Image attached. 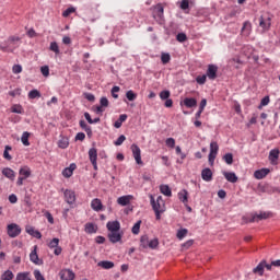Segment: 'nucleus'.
<instances>
[{"mask_svg": "<svg viewBox=\"0 0 280 280\" xmlns=\"http://www.w3.org/2000/svg\"><path fill=\"white\" fill-rule=\"evenodd\" d=\"M85 233L89 235H93V233H97V226L93 223H86L85 224Z\"/></svg>", "mask_w": 280, "mask_h": 280, "instance_id": "393cba45", "label": "nucleus"}, {"mask_svg": "<svg viewBox=\"0 0 280 280\" xmlns=\"http://www.w3.org/2000/svg\"><path fill=\"white\" fill-rule=\"evenodd\" d=\"M279 154H280L279 149H272L269 152V161H270L271 165L277 164V161H279Z\"/></svg>", "mask_w": 280, "mask_h": 280, "instance_id": "f8f14e48", "label": "nucleus"}, {"mask_svg": "<svg viewBox=\"0 0 280 280\" xmlns=\"http://www.w3.org/2000/svg\"><path fill=\"white\" fill-rule=\"evenodd\" d=\"M131 152L133 154V159L138 165H143V161L141 160V149L137 144H131Z\"/></svg>", "mask_w": 280, "mask_h": 280, "instance_id": "f03ea898", "label": "nucleus"}, {"mask_svg": "<svg viewBox=\"0 0 280 280\" xmlns=\"http://www.w3.org/2000/svg\"><path fill=\"white\" fill-rule=\"evenodd\" d=\"M107 237L112 244H117V242H121V237H124L122 233L119 232H109Z\"/></svg>", "mask_w": 280, "mask_h": 280, "instance_id": "39448f33", "label": "nucleus"}, {"mask_svg": "<svg viewBox=\"0 0 280 280\" xmlns=\"http://www.w3.org/2000/svg\"><path fill=\"white\" fill-rule=\"evenodd\" d=\"M176 40H177L178 43H185V42L187 40V34H185V33H178V34L176 35Z\"/></svg>", "mask_w": 280, "mask_h": 280, "instance_id": "603ef678", "label": "nucleus"}, {"mask_svg": "<svg viewBox=\"0 0 280 280\" xmlns=\"http://www.w3.org/2000/svg\"><path fill=\"white\" fill-rule=\"evenodd\" d=\"M161 60L162 65H167L172 60V57L167 52H162Z\"/></svg>", "mask_w": 280, "mask_h": 280, "instance_id": "79ce46f5", "label": "nucleus"}, {"mask_svg": "<svg viewBox=\"0 0 280 280\" xmlns=\"http://www.w3.org/2000/svg\"><path fill=\"white\" fill-rule=\"evenodd\" d=\"M140 231H141V220L135 223V225L131 229V232L133 233V235H139Z\"/></svg>", "mask_w": 280, "mask_h": 280, "instance_id": "e433bc0d", "label": "nucleus"}, {"mask_svg": "<svg viewBox=\"0 0 280 280\" xmlns=\"http://www.w3.org/2000/svg\"><path fill=\"white\" fill-rule=\"evenodd\" d=\"M201 178L206 183H211V180H213V172L211 171V168H209V167L203 168L201 171Z\"/></svg>", "mask_w": 280, "mask_h": 280, "instance_id": "423d86ee", "label": "nucleus"}, {"mask_svg": "<svg viewBox=\"0 0 280 280\" xmlns=\"http://www.w3.org/2000/svg\"><path fill=\"white\" fill-rule=\"evenodd\" d=\"M63 196L68 205H73V202H75V191L66 189Z\"/></svg>", "mask_w": 280, "mask_h": 280, "instance_id": "6e6552de", "label": "nucleus"}, {"mask_svg": "<svg viewBox=\"0 0 280 280\" xmlns=\"http://www.w3.org/2000/svg\"><path fill=\"white\" fill-rule=\"evenodd\" d=\"M206 75L209 78V80H215L218 78V66L209 65Z\"/></svg>", "mask_w": 280, "mask_h": 280, "instance_id": "7ed1b4c3", "label": "nucleus"}, {"mask_svg": "<svg viewBox=\"0 0 280 280\" xmlns=\"http://www.w3.org/2000/svg\"><path fill=\"white\" fill-rule=\"evenodd\" d=\"M223 161L228 165H233V153H226L225 155H223Z\"/></svg>", "mask_w": 280, "mask_h": 280, "instance_id": "c03bdc74", "label": "nucleus"}, {"mask_svg": "<svg viewBox=\"0 0 280 280\" xmlns=\"http://www.w3.org/2000/svg\"><path fill=\"white\" fill-rule=\"evenodd\" d=\"M50 51H54L55 54H60V47L58 46V43L52 42L50 43V47H49Z\"/></svg>", "mask_w": 280, "mask_h": 280, "instance_id": "de8ad7c7", "label": "nucleus"}, {"mask_svg": "<svg viewBox=\"0 0 280 280\" xmlns=\"http://www.w3.org/2000/svg\"><path fill=\"white\" fill-rule=\"evenodd\" d=\"M252 31H253V24L250 23V21H245L243 23V27L241 28L243 36H250Z\"/></svg>", "mask_w": 280, "mask_h": 280, "instance_id": "9b49d317", "label": "nucleus"}, {"mask_svg": "<svg viewBox=\"0 0 280 280\" xmlns=\"http://www.w3.org/2000/svg\"><path fill=\"white\" fill-rule=\"evenodd\" d=\"M38 249V246H34V249L30 254V259L33 264L36 266H40L43 264V260L38 258V253L36 252Z\"/></svg>", "mask_w": 280, "mask_h": 280, "instance_id": "0eeeda50", "label": "nucleus"}, {"mask_svg": "<svg viewBox=\"0 0 280 280\" xmlns=\"http://www.w3.org/2000/svg\"><path fill=\"white\" fill-rule=\"evenodd\" d=\"M73 279H75V273H73V271H71V269L66 270L61 275V280H73Z\"/></svg>", "mask_w": 280, "mask_h": 280, "instance_id": "b1692460", "label": "nucleus"}, {"mask_svg": "<svg viewBox=\"0 0 280 280\" xmlns=\"http://www.w3.org/2000/svg\"><path fill=\"white\" fill-rule=\"evenodd\" d=\"M179 8L182 10H189V0H182Z\"/></svg>", "mask_w": 280, "mask_h": 280, "instance_id": "69168bd1", "label": "nucleus"}, {"mask_svg": "<svg viewBox=\"0 0 280 280\" xmlns=\"http://www.w3.org/2000/svg\"><path fill=\"white\" fill-rule=\"evenodd\" d=\"M272 187L268 184H259L258 185V192L259 194H272Z\"/></svg>", "mask_w": 280, "mask_h": 280, "instance_id": "a211bd4d", "label": "nucleus"}, {"mask_svg": "<svg viewBox=\"0 0 280 280\" xmlns=\"http://www.w3.org/2000/svg\"><path fill=\"white\" fill-rule=\"evenodd\" d=\"M100 268H104V270H110V268H115V262L110 260H102L97 264Z\"/></svg>", "mask_w": 280, "mask_h": 280, "instance_id": "aec40b11", "label": "nucleus"}, {"mask_svg": "<svg viewBox=\"0 0 280 280\" xmlns=\"http://www.w3.org/2000/svg\"><path fill=\"white\" fill-rule=\"evenodd\" d=\"M160 191L163 196H167L168 198L172 197V188L168 185H161Z\"/></svg>", "mask_w": 280, "mask_h": 280, "instance_id": "a878e982", "label": "nucleus"}, {"mask_svg": "<svg viewBox=\"0 0 280 280\" xmlns=\"http://www.w3.org/2000/svg\"><path fill=\"white\" fill-rule=\"evenodd\" d=\"M150 200H151L152 209H154V206H155L158 211H165V209H163L165 206H163V203L156 202V200H154V196L151 195Z\"/></svg>", "mask_w": 280, "mask_h": 280, "instance_id": "bb28decb", "label": "nucleus"}, {"mask_svg": "<svg viewBox=\"0 0 280 280\" xmlns=\"http://www.w3.org/2000/svg\"><path fill=\"white\" fill-rule=\"evenodd\" d=\"M130 200H132V196L127 195V196L119 197L117 199V202L118 205H120V207H128V205H130Z\"/></svg>", "mask_w": 280, "mask_h": 280, "instance_id": "dca6fc26", "label": "nucleus"}, {"mask_svg": "<svg viewBox=\"0 0 280 280\" xmlns=\"http://www.w3.org/2000/svg\"><path fill=\"white\" fill-rule=\"evenodd\" d=\"M126 97L129 102H135V100H137V93H135L132 90H129L126 93Z\"/></svg>", "mask_w": 280, "mask_h": 280, "instance_id": "4c0bfd02", "label": "nucleus"}, {"mask_svg": "<svg viewBox=\"0 0 280 280\" xmlns=\"http://www.w3.org/2000/svg\"><path fill=\"white\" fill-rule=\"evenodd\" d=\"M19 40H21V37L10 36V37L8 38V43H9L10 45H16V43H19Z\"/></svg>", "mask_w": 280, "mask_h": 280, "instance_id": "bf43d9fd", "label": "nucleus"}, {"mask_svg": "<svg viewBox=\"0 0 280 280\" xmlns=\"http://www.w3.org/2000/svg\"><path fill=\"white\" fill-rule=\"evenodd\" d=\"M9 237H19L21 235V226L16 223H11L7 226Z\"/></svg>", "mask_w": 280, "mask_h": 280, "instance_id": "f257e3e1", "label": "nucleus"}, {"mask_svg": "<svg viewBox=\"0 0 280 280\" xmlns=\"http://www.w3.org/2000/svg\"><path fill=\"white\" fill-rule=\"evenodd\" d=\"M42 74L44 75V78H48L49 77V66H44L40 68Z\"/></svg>", "mask_w": 280, "mask_h": 280, "instance_id": "e2e57ef3", "label": "nucleus"}, {"mask_svg": "<svg viewBox=\"0 0 280 280\" xmlns=\"http://www.w3.org/2000/svg\"><path fill=\"white\" fill-rule=\"evenodd\" d=\"M11 113H15L16 115H23V106L21 105H13L11 107Z\"/></svg>", "mask_w": 280, "mask_h": 280, "instance_id": "ea45409f", "label": "nucleus"}, {"mask_svg": "<svg viewBox=\"0 0 280 280\" xmlns=\"http://www.w3.org/2000/svg\"><path fill=\"white\" fill-rule=\"evenodd\" d=\"M172 93L168 90H163L160 92V98L165 102V100H170Z\"/></svg>", "mask_w": 280, "mask_h": 280, "instance_id": "58836bf2", "label": "nucleus"}, {"mask_svg": "<svg viewBox=\"0 0 280 280\" xmlns=\"http://www.w3.org/2000/svg\"><path fill=\"white\" fill-rule=\"evenodd\" d=\"M126 141V136L120 135L118 139L114 142L115 145H121Z\"/></svg>", "mask_w": 280, "mask_h": 280, "instance_id": "0e129e2a", "label": "nucleus"}, {"mask_svg": "<svg viewBox=\"0 0 280 280\" xmlns=\"http://www.w3.org/2000/svg\"><path fill=\"white\" fill-rule=\"evenodd\" d=\"M153 211L155 213V219L161 220V213H164L165 210H159L155 205H153Z\"/></svg>", "mask_w": 280, "mask_h": 280, "instance_id": "4d7b16f0", "label": "nucleus"}, {"mask_svg": "<svg viewBox=\"0 0 280 280\" xmlns=\"http://www.w3.org/2000/svg\"><path fill=\"white\" fill-rule=\"evenodd\" d=\"M187 233H189V231H188L187 229L178 230V232H177V238H178V240H183L184 237L187 236Z\"/></svg>", "mask_w": 280, "mask_h": 280, "instance_id": "3c124183", "label": "nucleus"}, {"mask_svg": "<svg viewBox=\"0 0 280 280\" xmlns=\"http://www.w3.org/2000/svg\"><path fill=\"white\" fill-rule=\"evenodd\" d=\"M62 176L65 178H71L73 176V173L71 172V170H69L68 167H66L63 171H62Z\"/></svg>", "mask_w": 280, "mask_h": 280, "instance_id": "680f3d73", "label": "nucleus"}, {"mask_svg": "<svg viewBox=\"0 0 280 280\" xmlns=\"http://www.w3.org/2000/svg\"><path fill=\"white\" fill-rule=\"evenodd\" d=\"M0 50L9 54H14V48H10V46L5 44L0 45Z\"/></svg>", "mask_w": 280, "mask_h": 280, "instance_id": "09e8293b", "label": "nucleus"}, {"mask_svg": "<svg viewBox=\"0 0 280 280\" xmlns=\"http://www.w3.org/2000/svg\"><path fill=\"white\" fill-rule=\"evenodd\" d=\"M58 147L61 150H67V148H69V140L67 138H62L61 140H59Z\"/></svg>", "mask_w": 280, "mask_h": 280, "instance_id": "f704fd0d", "label": "nucleus"}, {"mask_svg": "<svg viewBox=\"0 0 280 280\" xmlns=\"http://www.w3.org/2000/svg\"><path fill=\"white\" fill-rule=\"evenodd\" d=\"M20 177L22 178H30V176H32V171L30 170L28 166H23L20 168L19 171Z\"/></svg>", "mask_w": 280, "mask_h": 280, "instance_id": "412c9836", "label": "nucleus"}, {"mask_svg": "<svg viewBox=\"0 0 280 280\" xmlns=\"http://www.w3.org/2000/svg\"><path fill=\"white\" fill-rule=\"evenodd\" d=\"M270 172V168H261V170H257L254 173L255 178H257V180H261L264 178H266V176H268V173Z\"/></svg>", "mask_w": 280, "mask_h": 280, "instance_id": "ddd939ff", "label": "nucleus"}, {"mask_svg": "<svg viewBox=\"0 0 280 280\" xmlns=\"http://www.w3.org/2000/svg\"><path fill=\"white\" fill-rule=\"evenodd\" d=\"M268 104H270V96L262 97L260 101V104L258 106L259 110H261V108H264V106H268Z\"/></svg>", "mask_w": 280, "mask_h": 280, "instance_id": "37998d69", "label": "nucleus"}, {"mask_svg": "<svg viewBox=\"0 0 280 280\" xmlns=\"http://www.w3.org/2000/svg\"><path fill=\"white\" fill-rule=\"evenodd\" d=\"M149 248L154 250V248H159V238H153L149 241Z\"/></svg>", "mask_w": 280, "mask_h": 280, "instance_id": "8fccbe9b", "label": "nucleus"}, {"mask_svg": "<svg viewBox=\"0 0 280 280\" xmlns=\"http://www.w3.org/2000/svg\"><path fill=\"white\" fill-rule=\"evenodd\" d=\"M270 22H267L266 19H264V16H260L259 26L262 27V30H270Z\"/></svg>", "mask_w": 280, "mask_h": 280, "instance_id": "7c9ffc66", "label": "nucleus"}, {"mask_svg": "<svg viewBox=\"0 0 280 280\" xmlns=\"http://www.w3.org/2000/svg\"><path fill=\"white\" fill-rule=\"evenodd\" d=\"M23 145H30V132L24 131L21 138Z\"/></svg>", "mask_w": 280, "mask_h": 280, "instance_id": "c9c22d12", "label": "nucleus"}, {"mask_svg": "<svg viewBox=\"0 0 280 280\" xmlns=\"http://www.w3.org/2000/svg\"><path fill=\"white\" fill-rule=\"evenodd\" d=\"M73 12H75V8H73V7H70V8L66 9L62 12L63 19H67V18L71 16V14H73Z\"/></svg>", "mask_w": 280, "mask_h": 280, "instance_id": "a18cd8bd", "label": "nucleus"}, {"mask_svg": "<svg viewBox=\"0 0 280 280\" xmlns=\"http://www.w3.org/2000/svg\"><path fill=\"white\" fill-rule=\"evenodd\" d=\"M11 150H12V147L10 145L4 147L3 159H5L7 161H12V155H10Z\"/></svg>", "mask_w": 280, "mask_h": 280, "instance_id": "2f4dec72", "label": "nucleus"}, {"mask_svg": "<svg viewBox=\"0 0 280 280\" xmlns=\"http://www.w3.org/2000/svg\"><path fill=\"white\" fill-rule=\"evenodd\" d=\"M91 207L93 211H102L104 209V205L102 203V200L100 198H95L91 201Z\"/></svg>", "mask_w": 280, "mask_h": 280, "instance_id": "2eb2a0df", "label": "nucleus"}, {"mask_svg": "<svg viewBox=\"0 0 280 280\" xmlns=\"http://www.w3.org/2000/svg\"><path fill=\"white\" fill-rule=\"evenodd\" d=\"M223 176L224 178L228 180V183H237V180H240V178L237 177V175L233 172H223Z\"/></svg>", "mask_w": 280, "mask_h": 280, "instance_id": "4468645a", "label": "nucleus"}, {"mask_svg": "<svg viewBox=\"0 0 280 280\" xmlns=\"http://www.w3.org/2000/svg\"><path fill=\"white\" fill-rule=\"evenodd\" d=\"M178 199L184 205H187V202H189V192L187 191V189H183L182 191L178 192Z\"/></svg>", "mask_w": 280, "mask_h": 280, "instance_id": "6ab92c4d", "label": "nucleus"}, {"mask_svg": "<svg viewBox=\"0 0 280 280\" xmlns=\"http://www.w3.org/2000/svg\"><path fill=\"white\" fill-rule=\"evenodd\" d=\"M28 279H30V272L27 271L19 272L15 278V280H28Z\"/></svg>", "mask_w": 280, "mask_h": 280, "instance_id": "a19ab883", "label": "nucleus"}, {"mask_svg": "<svg viewBox=\"0 0 280 280\" xmlns=\"http://www.w3.org/2000/svg\"><path fill=\"white\" fill-rule=\"evenodd\" d=\"M256 220H268V218H272V212H260L259 214H255Z\"/></svg>", "mask_w": 280, "mask_h": 280, "instance_id": "c85d7f7f", "label": "nucleus"}, {"mask_svg": "<svg viewBox=\"0 0 280 280\" xmlns=\"http://www.w3.org/2000/svg\"><path fill=\"white\" fill-rule=\"evenodd\" d=\"M180 106H186V108H196V106H198V101L194 97H186L180 102Z\"/></svg>", "mask_w": 280, "mask_h": 280, "instance_id": "20e7f679", "label": "nucleus"}, {"mask_svg": "<svg viewBox=\"0 0 280 280\" xmlns=\"http://www.w3.org/2000/svg\"><path fill=\"white\" fill-rule=\"evenodd\" d=\"M25 231L28 235H32V237H36V240H40V237H43V234L32 225H26Z\"/></svg>", "mask_w": 280, "mask_h": 280, "instance_id": "9d476101", "label": "nucleus"}, {"mask_svg": "<svg viewBox=\"0 0 280 280\" xmlns=\"http://www.w3.org/2000/svg\"><path fill=\"white\" fill-rule=\"evenodd\" d=\"M165 144L167 148H176V140L174 138H167Z\"/></svg>", "mask_w": 280, "mask_h": 280, "instance_id": "5fc2aeb1", "label": "nucleus"}, {"mask_svg": "<svg viewBox=\"0 0 280 280\" xmlns=\"http://www.w3.org/2000/svg\"><path fill=\"white\" fill-rule=\"evenodd\" d=\"M264 264L265 260H261L256 268L253 269L254 275H259V277H264Z\"/></svg>", "mask_w": 280, "mask_h": 280, "instance_id": "4be33fe9", "label": "nucleus"}, {"mask_svg": "<svg viewBox=\"0 0 280 280\" xmlns=\"http://www.w3.org/2000/svg\"><path fill=\"white\" fill-rule=\"evenodd\" d=\"M84 98L88 100V102H95V95H93L92 93H84L83 94Z\"/></svg>", "mask_w": 280, "mask_h": 280, "instance_id": "338daca9", "label": "nucleus"}, {"mask_svg": "<svg viewBox=\"0 0 280 280\" xmlns=\"http://www.w3.org/2000/svg\"><path fill=\"white\" fill-rule=\"evenodd\" d=\"M150 246V238L148 234H144L140 237V248H149Z\"/></svg>", "mask_w": 280, "mask_h": 280, "instance_id": "5701e85b", "label": "nucleus"}, {"mask_svg": "<svg viewBox=\"0 0 280 280\" xmlns=\"http://www.w3.org/2000/svg\"><path fill=\"white\" fill-rule=\"evenodd\" d=\"M40 91L38 90H32L28 92V100H36L37 97H40Z\"/></svg>", "mask_w": 280, "mask_h": 280, "instance_id": "72a5a7b5", "label": "nucleus"}, {"mask_svg": "<svg viewBox=\"0 0 280 280\" xmlns=\"http://www.w3.org/2000/svg\"><path fill=\"white\" fill-rule=\"evenodd\" d=\"M108 98L106 96H103L101 97L100 100V105L103 107V108H108Z\"/></svg>", "mask_w": 280, "mask_h": 280, "instance_id": "13d9d810", "label": "nucleus"}, {"mask_svg": "<svg viewBox=\"0 0 280 280\" xmlns=\"http://www.w3.org/2000/svg\"><path fill=\"white\" fill-rule=\"evenodd\" d=\"M207 78H208L207 74L198 75L196 78L197 84H206Z\"/></svg>", "mask_w": 280, "mask_h": 280, "instance_id": "864d4df0", "label": "nucleus"}, {"mask_svg": "<svg viewBox=\"0 0 280 280\" xmlns=\"http://www.w3.org/2000/svg\"><path fill=\"white\" fill-rule=\"evenodd\" d=\"M12 279H14V273L12 272V270H7L1 276V280H12Z\"/></svg>", "mask_w": 280, "mask_h": 280, "instance_id": "473e14b6", "label": "nucleus"}, {"mask_svg": "<svg viewBox=\"0 0 280 280\" xmlns=\"http://www.w3.org/2000/svg\"><path fill=\"white\" fill-rule=\"evenodd\" d=\"M154 10H156L159 19H161L163 16V12L165 11V9L163 8V4H161V3H158L154 7Z\"/></svg>", "mask_w": 280, "mask_h": 280, "instance_id": "49530a36", "label": "nucleus"}, {"mask_svg": "<svg viewBox=\"0 0 280 280\" xmlns=\"http://www.w3.org/2000/svg\"><path fill=\"white\" fill-rule=\"evenodd\" d=\"M12 71L13 73H21L23 71V67L21 65H14Z\"/></svg>", "mask_w": 280, "mask_h": 280, "instance_id": "774afa93", "label": "nucleus"}, {"mask_svg": "<svg viewBox=\"0 0 280 280\" xmlns=\"http://www.w3.org/2000/svg\"><path fill=\"white\" fill-rule=\"evenodd\" d=\"M106 226L110 233L119 232V230L121 229V224L119 223V221H109L107 222Z\"/></svg>", "mask_w": 280, "mask_h": 280, "instance_id": "1a4fd4ad", "label": "nucleus"}, {"mask_svg": "<svg viewBox=\"0 0 280 280\" xmlns=\"http://www.w3.org/2000/svg\"><path fill=\"white\" fill-rule=\"evenodd\" d=\"M89 159L90 163L97 161V149L91 148L89 150Z\"/></svg>", "mask_w": 280, "mask_h": 280, "instance_id": "cd10ccee", "label": "nucleus"}, {"mask_svg": "<svg viewBox=\"0 0 280 280\" xmlns=\"http://www.w3.org/2000/svg\"><path fill=\"white\" fill-rule=\"evenodd\" d=\"M119 86L115 85L113 89H112V97H114V100H117L119 97Z\"/></svg>", "mask_w": 280, "mask_h": 280, "instance_id": "052dcab7", "label": "nucleus"}, {"mask_svg": "<svg viewBox=\"0 0 280 280\" xmlns=\"http://www.w3.org/2000/svg\"><path fill=\"white\" fill-rule=\"evenodd\" d=\"M58 244H60V240L59 238H52L49 242L48 246H49V248H58Z\"/></svg>", "mask_w": 280, "mask_h": 280, "instance_id": "6e6d98bb", "label": "nucleus"}, {"mask_svg": "<svg viewBox=\"0 0 280 280\" xmlns=\"http://www.w3.org/2000/svg\"><path fill=\"white\" fill-rule=\"evenodd\" d=\"M220 150V145H218V142L212 141L210 143V154L218 155V151Z\"/></svg>", "mask_w": 280, "mask_h": 280, "instance_id": "c756f323", "label": "nucleus"}, {"mask_svg": "<svg viewBox=\"0 0 280 280\" xmlns=\"http://www.w3.org/2000/svg\"><path fill=\"white\" fill-rule=\"evenodd\" d=\"M2 174L5 176V178H9L10 180H14V178H16V173H14V170L10 167H4L2 170Z\"/></svg>", "mask_w": 280, "mask_h": 280, "instance_id": "f3484780", "label": "nucleus"}]
</instances>
